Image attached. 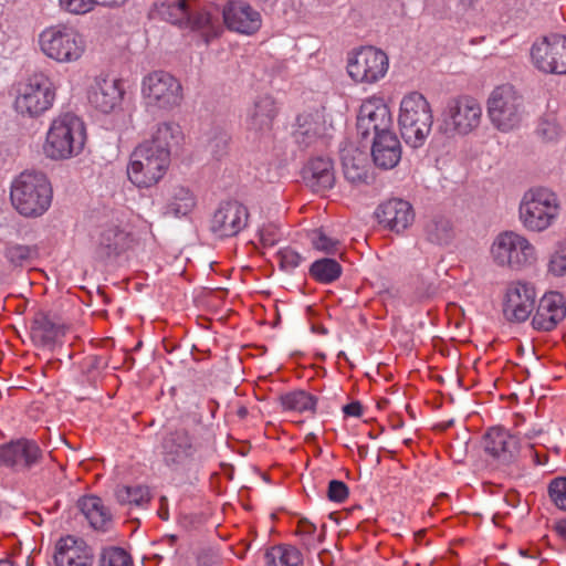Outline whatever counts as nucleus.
Returning a JSON list of instances; mask_svg holds the SVG:
<instances>
[{
  "mask_svg": "<svg viewBox=\"0 0 566 566\" xmlns=\"http://www.w3.org/2000/svg\"><path fill=\"white\" fill-rule=\"evenodd\" d=\"M86 143V127L73 113L55 116L48 128L43 154L51 160H67L78 156Z\"/></svg>",
  "mask_w": 566,
  "mask_h": 566,
  "instance_id": "1",
  "label": "nucleus"
},
{
  "mask_svg": "<svg viewBox=\"0 0 566 566\" xmlns=\"http://www.w3.org/2000/svg\"><path fill=\"white\" fill-rule=\"evenodd\" d=\"M40 52L60 64L76 63L87 51L86 36L75 27L56 23L44 28L38 35Z\"/></svg>",
  "mask_w": 566,
  "mask_h": 566,
  "instance_id": "2",
  "label": "nucleus"
},
{
  "mask_svg": "<svg viewBox=\"0 0 566 566\" xmlns=\"http://www.w3.org/2000/svg\"><path fill=\"white\" fill-rule=\"evenodd\" d=\"M10 198L21 216L36 218L51 207L53 189L43 172L23 171L12 181Z\"/></svg>",
  "mask_w": 566,
  "mask_h": 566,
  "instance_id": "3",
  "label": "nucleus"
},
{
  "mask_svg": "<svg viewBox=\"0 0 566 566\" xmlns=\"http://www.w3.org/2000/svg\"><path fill=\"white\" fill-rule=\"evenodd\" d=\"M486 114L496 130L511 133L523 124L527 113L522 94L513 85L502 84L489 94Z\"/></svg>",
  "mask_w": 566,
  "mask_h": 566,
  "instance_id": "4",
  "label": "nucleus"
},
{
  "mask_svg": "<svg viewBox=\"0 0 566 566\" xmlns=\"http://www.w3.org/2000/svg\"><path fill=\"white\" fill-rule=\"evenodd\" d=\"M433 123L430 103L419 92L406 94L399 107L398 124L403 140L413 148L422 146Z\"/></svg>",
  "mask_w": 566,
  "mask_h": 566,
  "instance_id": "5",
  "label": "nucleus"
},
{
  "mask_svg": "<svg viewBox=\"0 0 566 566\" xmlns=\"http://www.w3.org/2000/svg\"><path fill=\"white\" fill-rule=\"evenodd\" d=\"M56 97L53 80L42 73H34L15 86L14 109L22 116L36 118L52 108Z\"/></svg>",
  "mask_w": 566,
  "mask_h": 566,
  "instance_id": "6",
  "label": "nucleus"
},
{
  "mask_svg": "<svg viewBox=\"0 0 566 566\" xmlns=\"http://www.w3.org/2000/svg\"><path fill=\"white\" fill-rule=\"evenodd\" d=\"M171 151L151 148L148 144H138L129 157L127 176L138 188H150L157 185L167 174L170 166Z\"/></svg>",
  "mask_w": 566,
  "mask_h": 566,
  "instance_id": "7",
  "label": "nucleus"
},
{
  "mask_svg": "<svg viewBox=\"0 0 566 566\" xmlns=\"http://www.w3.org/2000/svg\"><path fill=\"white\" fill-rule=\"evenodd\" d=\"M159 12L168 22L200 33L207 43L219 34L218 19L207 11L199 10L198 0L165 1L160 3Z\"/></svg>",
  "mask_w": 566,
  "mask_h": 566,
  "instance_id": "8",
  "label": "nucleus"
},
{
  "mask_svg": "<svg viewBox=\"0 0 566 566\" xmlns=\"http://www.w3.org/2000/svg\"><path fill=\"white\" fill-rule=\"evenodd\" d=\"M558 211L557 196L547 188L535 187L524 192L518 207V218L528 231L543 232L554 223Z\"/></svg>",
  "mask_w": 566,
  "mask_h": 566,
  "instance_id": "9",
  "label": "nucleus"
},
{
  "mask_svg": "<svg viewBox=\"0 0 566 566\" xmlns=\"http://www.w3.org/2000/svg\"><path fill=\"white\" fill-rule=\"evenodd\" d=\"M490 255L495 265L511 270H522L537 261L536 248L514 231L499 233L491 244Z\"/></svg>",
  "mask_w": 566,
  "mask_h": 566,
  "instance_id": "10",
  "label": "nucleus"
},
{
  "mask_svg": "<svg viewBox=\"0 0 566 566\" xmlns=\"http://www.w3.org/2000/svg\"><path fill=\"white\" fill-rule=\"evenodd\" d=\"M482 116V105L475 97H452L441 114L440 130L448 136H468L480 127Z\"/></svg>",
  "mask_w": 566,
  "mask_h": 566,
  "instance_id": "11",
  "label": "nucleus"
},
{
  "mask_svg": "<svg viewBox=\"0 0 566 566\" xmlns=\"http://www.w3.org/2000/svg\"><path fill=\"white\" fill-rule=\"evenodd\" d=\"M140 94L146 107L164 112L180 106L184 99V88L179 78L161 70L153 71L143 77Z\"/></svg>",
  "mask_w": 566,
  "mask_h": 566,
  "instance_id": "12",
  "label": "nucleus"
},
{
  "mask_svg": "<svg viewBox=\"0 0 566 566\" xmlns=\"http://www.w3.org/2000/svg\"><path fill=\"white\" fill-rule=\"evenodd\" d=\"M531 63L544 74H566V35L551 33L534 41L530 50Z\"/></svg>",
  "mask_w": 566,
  "mask_h": 566,
  "instance_id": "13",
  "label": "nucleus"
},
{
  "mask_svg": "<svg viewBox=\"0 0 566 566\" xmlns=\"http://www.w3.org/2000/svg\"><path fill=\"white\" fill-rule=\"evenodd\" d=\"M388 67L387 54L375 46H363L347 59L348 75L356 83H376L386 75Z\"/></svg>",
  "mask_w": 566,
  "mask_h": 566,
  "instance_id": "14",
  "label": "nucleus"
},
{
  "mask_svg": "<svg viewBox=\"0 0 566 566\" xmlns=\"http://www.w3.org/2000/svg\"><path fill=\"white\" fill-rule=\"evenodd\" d=\"M197 444L186 428L167 431L161 440V455L165 464L174 471L188 469L195 460Z\"/></svg>",
  "mask_w": 566,
  "mask_h": 566,
  "instance_id": "15",
  "label": "nucleus"
},
{
  "mask_svg": "<svg viewBox=\"0 0 566 566\" xmlns=\"http://www.w3.org/2000/svg\"><path fill=\"white\" fill-rule=\"evenodd\" d=\"M536 290L532 283L513 281L507 284L503 297V315L509 322H525L534 310Z\"/></svg>",
  "mask_w": 566,
  "mask_h": 566,
  "instance_id": "16",
  "label": "nucleus"
},
{
  "mask_svg": "<svg viewBox=\"0 0 566 566\" xmlns=\"http://www.w3.org/2000/svg\"><path fill=\"white\" fill-rule=\"evenodd\" d=\"M392 118L382 98L370 97L363 102L357 116V132L363 138L391 132Z\"/></svg>",
  "mask_w": 566,
  "mask_h": 566,
  "instance_id": "17",
  "label": "nucleus"
},
{
  "mask_svg": "<svg viewBox=\"0 0 566 566\" xmlns=\"http://www.w3.org/2000/svg\"><path fill=\"white\" fill-rule=\"evenodd\" d=\"M249 212L245 206L231 200L219 205L214 211L210 230L219 238H230L239 234L248 224Z\"/></svg>",
  "mask_w": 566,
  "mask_h": 566,
  "instance_id": "18",
  "label": "nucleus"
},
{
  "mask_svg": "<svg viewBox=\"0 0 566 566\" xmlns=\"http://www.w3.org/2000/svg\"><path fill=\"white\" fill-rule=\"evenodd\" d=\"M123 83L114 77H95L88 90L90 104L104 114L115 112L124 98Z\"/></svg>",
  "mask_w": 566,
  "mask_h": 566,
  "instance_id": "19",
  "label": "nucleus"
},
{
  "mask_svg": "<svg viewBox=\"0 0 566 566\" xmlns=\"http://www.w3.org/2000/svg\"><path fill=\"white\" fill-rule=\"evenodd\" d=\"M277 112L279 107L272 96L261 95L256 97L247 109L244 123L249 134H251L254 139L269 135Z\"/></svg>",
  "mask_w": 566,
  "mask_h": 566,
  "instance_id": "20",
  "label": "nucleus"
},
{
  "mask_svg": "<svg viewBox=\"0 0 566 566\" xmlns=\"http://www.w3.org/2000/svg\"><path fill=\"white\" fill-rule=\"evenodd\" d=\"M42 455L38 443L29 439H19L0 447V462L17 471L30 469Z\"/></svg>",
  "mask_w": 566,
  "mask_h": 566,
  "instance_id": "21",
  "label": "nucleus"
},
{
  "mask_svg": "<svg viewBox=\"0 0 566 566\" xmlns=\"http://www.w3.org/2000/svg\"><path fill=\"white\" fill-rule=\"evenodd\" d=\"M222 13L228 29L238 33L253 34L262 25L260 12L244 1H229Z\"/></svg>",
  "mask_w": 566,
  "mask_h": 566,
  "instance_id": "22",
  "label": "nucleus"
},
{
  "mask_svg": "<svg viewBox=\"0 0 566 566\" xmlns=\"http://www.w3.org/2000/svg\"><path fill=\"white\" fill-rule=\"evenodd\" d=\"M378 222L396 233L403 232L415 221L412 206L398 198L389 199L378 206L376 210Z\"/></svg>",
  "mask_w": 566,
  "mask_h": 566,
  "instance_id": "23",
  "label": "nucleus"
},
{
  "mask_svg": "<svg viewBox=\"0 0 566 566\" xmlns=\"http://www.w3.org/2000/svg\"><path fill=\"white\" fill-rule=\"evenodd\" d=\"M484 451L500 463L513 462L520 451L518 439L501 427H494L486 431L483 438Z\"/></svg>",
  "mask_w": 566,
  "mask_h": 566,
  "instance_id": "24",
  "label": "nucleus"
},
{
  "mask_svg": "<svg viewBox=\"0 0 566 566\" xmlns=\"http://www.w3.org/2000/svg\"><path fill=\"white\" fill-rule=\"evenodd\" d=\"M328 128L324 109L308 111L297 116L293 136L300 146L310 147L324 138Z\"/></svg>",
  "mask_w": 566,
  "mask_h": 566,
  "instance_id": "25",
  "label": "nucleus"
},
{
  "mask_svg": "<svg viewBox=\"0 0 566 566\" xmlns=\"http://www.w3.org/2000/svg\"><path fill=\"white\" fill-rule=\"evenodd\" d=\"M566 316V303L558 292H548L539 300L536 312L532 318V326L537 331L554 329Z\"/></svg>",
  "mask_w": 566,
  "mask_h": 566,
  "instance_id": "26",
  "label": "nucleus"
},
{
  "mask_svg": "<svg viewBox=\"0 0 566 566\" xmlns=\"http://www.w3.org/2000/svg\"><path fill=\"white\" fill-rule=\"evenodd\" d=\"M132 242L133 239L128 231L118 224H108L99 231L96 239L95 254L99 260H111L129 249Z\"/></svg>",
  "mask_w": 566,
  "mask_h": 566,
  "instance_id": "27",
  "label": "nucleus"
},
{
  "mask_svg": "<svg viewBox=\"0 0 566 566\" xmlns=\"http://www.w3.org/2000/svg\"><path fill=\"white\" fill-rule=\"evenodd\" d=\"M54 562L56 566H92L93 553L83 539L67 535L56 543Z\"/></svg>",
  "mask_w": 566,
  "mask_h": 566,
  "instance_id": "28",
  "label": "nucleus"
},
{
  "mask_svg": "<svg viewBox=\"0 0 566 566\" xmlns=\"http://www.w3.org/2000/svg\"><path fill=\"white\" fill-rule=\"evenodd\" d=\"M371 156L375 165L381 169H392L401 159V146L392 133L373 137Z\"/></svg>",
  "mask_w": 566,
  "mask_h": 566,
  "instance_id": "29",
  "label": "nucleus"
},
{
  "mask_svg": "<svg viewBox=\"0 0 566 566\" xmlns=\"http://www.w3.org/2000/svg\"><path fill=\"white\" fill-rule=\"evenodd\" d=\"M303 179L314 192L329 190L335 184L332 160L325 157L311 159L303 169Z\"/></svg>",
  "mask_w": 566,
  "mask_h": 566,
  "instance_id": "30",
  "label": "nucleus"
},
{
  "mask_svg": "<svg viewBox=\"0 0 566 566\" xmlns=\"http://www.w3.org/2000/svg\"><path fill=\"white\" fill-rule=\"evenodd\" d=\"M344 177L350 184L358 186L367 182L368 164L366 155L353 147L342 151Z\"/></svg>",
  "mask_w": 566,
  "mask_h": 566,
  "instance_id": "31",
  "label": "nucleus"
},
{
  "mask_svg": "<svg viewBox=\"0 0 566 566\" xmlns=\"http://www.w3.org/2000/svg\"><path fill=\"white\" fill-rule=\"evenodd\" d=\"M78 507L93 528L106 531L111 526L112 513L98 496H83L78 500Z\"/></svg>",
  "mask_w": 566,
  "mask_h": 566,
  "instance_id": "32",
  "label": "nucleus"
},
{
  "mask_svg": "<svg viewBox=\"0 0 566 566\" xmlns=\"http://www.w3.org/2000/svg\"><path fill=\"white\" fill-rule=\"evenodd\" d=\"M197 206L195 193L184 186L171 189L165 207V214L182 218L190 214Z\"/></svg>",
  "mask_w": 566,
  "mask_h": 566,
  "instance_id": "33",
  "label": "nucleus"
},
{
  "mask_svg": "<svg viewBox=\"0 0 566 566\" xmlns=\"http://www.w3.org/2000/svg\"><path fill=\"white\" fill-rule=\"evenodd\" d=\"M115 499L119 505L132 510L146 507L151 495L145 485H118L115 489Z\"/></svg>",
  "mask_w": 566,
  "mask_h": 566,
  "instance_id": "34",
  "label": "nucleus"
},
{
  "mask_svg": "<svg viewBox=\"0 0 566 566\" xmlns=\"http://www.w3.org/2000/svg\"><path fill=\"white\" fill-rule=\"evenodd\" d=\"M181 135L180 126L174 122L158 123L149 139L142 142L151 148H163L170 151L172 143H178Z\"/></svg>",
  "mask_w": 566,
  "mask_h": 566,
  "instance_id": "35",
  "label": "nucleus"
},
{
  "mask_svg": "<svg viewBox=\"0 0 566 566\" xmlns=\"http://www.w3.org/2000/svg\"><path fill=\"white\" fill-rule=\"evenodd\" d=\"M428 241L436 244H448L454 235L451 221L443 216H433L424 224Z\"/></svg>",
  "mask_w": 566,
  "mask_h": 566,
  "instance_id": "36",
  "label": "nucleus"
},
{
  "mask_svg": "<svg viewBox=\"0 0 566 566\" xmlns=\"http://www.w3.org/2000/svg\"><path fill=\"white\" fill-rule=\"evenodd\" d=\"M265 566H302L303 556L301 552L286 545L271 547L265 553Z\"/></svg>",
  "mask_w": 566,
  "mask_h": 566,
  "instance_id": "37",
  "label": "nucleus"
},
{
  "mask_svg": "<svg viewBox=\"0 0 566 566\" xmlns=\"http://www.w3.org/2000/svg\"><path fill=\"white\" fill-rule=\"evenodd\" d=\"M3 255L12 268H22L32 263L39 256V249L35 245L8 243Z\"/></svg>",
  "mask_w": 566,
  "mask_h": 566,
  "instance_id": "38",
  "label": "nucleus"
},
{
  "mask_svg": "<svg viewBox=\"0 0 566 566\" xmlns=\"http://www.w3.org/2000/svg\"><path fill=\"white\" fill-rule=\"evenodd\" d=\"M316 402V398L304 390H295L281 396L282 407L296 412H314Z\"/></svg>",
  "mask_w": 566,
  "mask_h": 566,
  "instance_id": "39",
  "label": "nucleus"
},
{
  "mask_svg": "<svg viewBox=\"0 0 566 566\" xmlns=\"http://www.w3.org/2000/svg\"><path fill=\"white\" fill-rule=\"evenodd\" d=\"M311 275L319 283L328 284L336 281L342 274L340 264L334 259L315 261L310 269Z\"/></svg>",
  "mask_w": 566,
  "mask_h": 566,
  "instance_id": "40",
  "label": "nucleus"
},
{
  "mask_svg": "<svg viewBox=\"0 0 566 566\" xmlns=\"http://www.w3.org/2000/svg\"><path fill=\"white\" fill-rule=\"evenodd\" d=\"M536 134L546 143H556L564 136V129L556 115L547 114L539 119Z\"/></svg>",
  "mask_w": 566,
  "mask_h": 566,
  "instance_id": "41",
  "label": "nucleus"
},
{
  "mask_svg": "<svg viewBox=\"0 0 566 566\" xmlns=\"http://www.w3.org/2000/svg\"><path fill=\"white\" fill-rule=\"evenodd\" d=\"M32 333L43 345L55 343L64 334L60 325L54 324L48 318L36 321Z\"/></svg>",
  "mask_w": 566,
  "mask_h": 566,
  "instance_id": "42",
  "label": "nucleus"
},
{
  "mask_svg": "<svg viewBox=\"0 0 566 566\" xmlns=\"http://www.w3.org/2000/svg\"><path fill=\"white\" fill-rule=\"evenodd\" d=\"M99 566H133V560L125 549L112 546L102 551Z\"/></svg>",
  "mask_w": 566,
  "mask_h": 566,
  "instance_id": "43",
  "label": "nucleus"
},
{
  "mask_svg": "<svg viewBox=\"0 0 566 566\" xmlns=\"http://www.w3.org/2000/svg\"><path fill=\"white\" fill-rule=\"evenodd\" d=\"M547 272L560 277L566 274V240L558 242L549 255Z\"/></svg>",
  "mask_w": 566,
  "mask_h": 566,
  "instance_id": "44",
  "label": "nucleus"
},
{
  "mask_svg": "<svg viewBox=\"0 0 566 566\" xmlns=\"http://www.w3.org/2000/svg\"><path fill=\"white\" fill-rule=\"evenodd\" d=\"M59 6L70 14L84 15L92 12L99 3L97 0H59Z\"/></svg>",
  "mask_w": 566,
  "mask_h": 566,
  "instance_id": "45",
  "label": "nucleus"
},
{
  "mask_svg": "<svg viewBox=\"0 0 566 566\" xmlns=\"http://www.w3.org/2000/svg\"><path fill=\"white\" fill-rule=\"evenodd\" d=\"M312 245L324 253H334L338 250L339 241L328 237L321 229L313 230L310 234Z\"/></svg>",
  "mask_w": 566,
  "mask_h": 566,
  "instance_id": "46",
  "label": "nucleus"
},
{
  "mask_svg": "<svg viewBox=\"0 0 566 566\" xmlns=\"http://www.w3.org/2000/svg\"><path fill=\"white\" fill-rule=\"evenodd\" d=\"M548 496L559 510L566 511V478H555L549 482Z\"/></svg>",
  "mask_w": 566,
  "mask_h": 566,
  "instance_id": "47",
  "label": "nucleus"
},
{
  "mask_svg": "<svg viewBox=\"0 0 566 566\" xmlns=\"http://www.w3.org/2000/svg\"><path fill=\"white\" fill-rule=\"evenodd\" d=\"M296 534L301 537L306 548L315 547L321 541L319 535H317L316 525L305 518L300 520Z\"/></svg>",
  "mask_w": 566,
  "mask_h": 566,
  "instance_id": "48",
  "label": "nucleus"
},
{
  "mask_svg": "<svg viewBox=\"0 0 566 566\" xmlns=\"http://www.w3.org/2000/svg\"><path fill=\"white\" fill-rule=\"evenodd\" d=\"M277 258L281 268L285 271H293L303 261L301 254L291 248L281 249L277 252Z\"/></svg>",
  "mask_w": 566,
  "mask_h": 566,
  "instance_id": "49",
  "label": "nucleus"
},
{
  "mask_svg": "<svg viewBox=\"0 0 566 566\" xmlns=\"http://www.w3.org/2000/svg\"><path fill=\"white\" fill-rule=\"evenodd\" d=\"M347 485L339 480H332L328 484L327 496L329 501L342 503L348 497Z\"/></svg>",
  "mask_w": 566,
  "mask_h": 566,
  "instance_id": "50",
  "label": "nucleus"
},
{
  "mask_svg": "<svg viewBox=\"0 0 566 566\" xmlns=\"http://www.w3.org/2000/svg\"><path fill=\"white\" fill-rule=\"evenodd\" d=\"M260 240L265 247H273L281 238L280 229L273 223L264 224L259 230Z\"/></svg>",
  "mask_w": 566,
  "mask_h": 566,
  "instance_id": "51",
  "label": "nucleus"
},
{
  "mask_svg": "<svg viewBox=\"0 0 566 566\" xmlns=\"http://www.w3.org/2000/svg\"><path fill=\"white\" fill-rule=\"evenodd\" d=\"M229 136L226 133H219L216 140H211L209 146L214 154L222 153L227 147Z\"/></svg>",
  "mask_w": 566,
  "mask_h": 566,
  "instance_id": "52",
  "label": "nucleus"
},
{
  "mask_svg": "<svg viewBox=\"0 0 566 566\" xmlns=\"http://www.w3.org/2000/svg\"><path fill=\"white\" fill-rule=\"evenodd\" d=\"M343 411L346 416L350 417H360L361 416V406L359 402H350L344 406Z\"/></svg>",
  "mask_w": 566,
  "mask_h": 566,
  "instance_id": "53",
  "label": "nucleus"
},
{
  "mask_svg": "<svg viewBox=\"0 0 566 566\" xmlns=\"http://www.w3.org/2000/svg\"><path fill=\"white\" fill-rule=\"evenodd\" d=\"M126 2V0H97L101 7H117L122 6Z\"/></svg>",
  "mask_w": 566,
  "mask_h": 566,
  "instance_id": "54",
  "label": "nucleus"
},
{
  "mask_svg": "<svg viewBox=\"0 0 566 566\" xmlns=\"http://www.w3.org/2000/svg\"><path fill=\"white\" fill-rule=\"evenodd\" d=\"M556 533L566 541V521L558 522L555 525Z\"/></svg>",
  "mask_w": 566,
  "mask_h": 566,
  "instance_id": "55",
  "label": "nucleus"
},
{
  "mask_svg": "<svg viewBox=\"0 0 566 566\" xmlns=\"http://www.w3.org/2000/svg\"><path fill=\"white\" fill-rule=\"evenodd\" d=\"M159 516L164 520V521H167L168 520V510L167 509H164L161 507L158 512Z\"/></svg>",
  "mask_w": 566,
  "mask_h": 566,
  "instance_id": "56",
  "label": "nucleus"
},
{
  "mask_svg": "<svg viewBox=\"0 0 566 566\" xmlns=\"http://www.w3.org/2000/svg\"><path fill=\"white\" fill-rule=\"evenodd\" d=\"M0 566H13V563L8 558H3L0 559Z\"/></svg>",
  "mask_w": 566,
  "mask_h": 566,
  "instance_id": "57",
  "label": "nucleus"
},
{
  "mask_svg": "<svg viewBox=\"0 0 566 566\" xmlns=\"http://www.w3.org/2000/svg\"><path fill=\"white\" fill-rule=\"evenodd\" d=\"M544 463H545V462H542V461L539 460V458L536 455V464L542 465V464H544Z\"/></svg>",
  "mask_w": 566,
  "mask_h": 566,
  "instance_id": "58",
  "label": "nucleus"
}]
</instances>
